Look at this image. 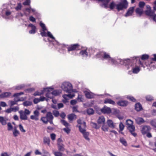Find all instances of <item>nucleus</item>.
Instances as JSON below:
<instances>
[{
    "label": "nucleus",
    "instance_id": "24",
    "mask_svg": "<svg viewBox=\"0 0 156 156\" xmlns=\"http://www.w3.org/2000/svg\"><path fill=\"white\" fill-rule=\"evenodd\" d=\"M105 121V118L103 116H101L98 120L97 122L98 124H104Z\"/></svg>",
    "mask_w": 156,
    "mask_h": 156
},
{
    "label": "nucleus",
    "instance_id": "60",
    "mask_svg": "<svg viewBox=\"0 0 156 156\" xmlns=\"http://www.w3.org/2000/svg\"><path fill=\"white\" fill-rule=\"evenodd\" d=\"M50 136L52 140H54L55 139L56 135L54 133H51L50 134Z\"/></svg>",
    "mask_w": 156,
    "mask_h": 156
},
{
    "label": "nucleus",
    "instance_id": "49",
    "mask_svg": "<svg viewBox=\"0 0 156 156\" xmlns=\"http://www.w3.org/2000/svg\"><path fill=\"white\" fill-rule=\"evenodd\" d=\"M8 130L9 131L13 129V126L12 125L11 123L10 122H8L7 123Z\"/></svg>",
    "mask_w": 156,
    "mask_h": 156
},
{
    "label": "nucleus",
    "instance_id": "8",
    "mask_svg": "<svg viewBox=\"0 0 156 156\" xmlns=\"http://www.w3.org/2000/svg\"><path fill=\"white\" fill-rule=\"evenodd\" d=\"M20 114V118L22 120H26L27 119V115L25 114L23 111L22 110H20L19 112Z\"/></svg>",
    "mask_w": 156,
    "mask_h": 156
},
{
    "label": "nucleus",
    "instance_id": "22",
    "mask_svg": "<svg viewBox=\"0 0 156 156\" xmlns=\"http://www.w3.org/2000/svg\"><path fill=\"white\" fill-rule=\"evenodd\" d=\"M105 104L109 103L112 105L115 104V102L111 99L106 98L104 100Z\"/></svg>",
    "mask_w": 156,
    "mask_h": 156
},
{
    "label": "nucleus",
    "instance_id": "17",
    "mask_svg": "<svg viewBox=\"0 0 156 156\" xmlns=\"http://www.w3.org/2000/svg\"><path fill=\"white\" fill-rule=\"evenodd\" d=\"M79 45L78 44H75L72 45L70 46L68 48V51H72L75 50L76 48H78L79 46Z\"/></svg>",
    "mask_w": 156,
    "mask_h": 156
},
{
    "label": "nucleus",
    "instance_id": "35",
    "mask_svg": "<svg viewBox=\"0 0 156 156\" xmlns=\"http://www.w3.org/2000/svg\"><path fill=\"white\" fill-rule=\"evenodd\" d=\"M91 124L92 127L96 129H98L100 127V126L99 125H98L95 122H91Z\"/></svg>",
    "mask_w": 156,
    "mask_h": 156
},
{
    "label": "nucleus",
    "instance_id": "34",
    "mask_svg": "<svg viewBox=\"0 0 156 156\" xmlns=\"http://www.w3.org/2000/svg\"><path fill=\"white\" fill-rule=\"evenodd\" d=\"M41 120L45 124H47L48 121V120L46 116V117H42L41 118Z\"/></svg>",
    "mask_w": 156,
    "mask_h": 156
},
{
    "label": "nucleus",
    "instance_id": "61",
    "mask_svg": "<svg viewBox=\"0 0 156 156\" xmlns=\"http://www.w3.org/2000/svg\"><path fill=\"white\" fill-rule=\"evenodd\" d=\"M63 130L66 132L67 134H69L70 132V129L68 127L67 128H64L63 129Z\"/></svg>",
    "mask_w": 156,
    "mask_h": 156
},
{
    "label": "nucleus",
    "instance_id": "4",
    "mask_svg": "<svg viewBox=\"0 0 156 156\" xmlns=\"http://www.w3.org/2000/svg\"><path fill=\"white\" fill-rule=\"evenodd\" d=\"M151 129V128L150 126L147 125L143 126L141 130V132L143 135H145L150 131Z\"/></svg>",
    "mask_w": 156,
    "mask_h": 156
},
{
    "label": "nucleus",
    "instance_id": "5",
    "mask_svg": "<svg viewBox=\"0 0 156 156\" xmlns=\"http://www.w3.org/2000/svg\"><path fill=\"white\" fill-rule=\"evenodd\" d=\"M101 112L104 114H109L111 112V108L106 106L104 107L101 109Z\"/></svg>",
    "mask_w": 156,
    "mask_h": 156
},
{
    "label": "nucleus",
    "instance_id": "19",
    "mask_svg": "<svg viewBox=\"0 0 156 156\" xmlns=\"http://www.w3.org/2000/svg\"><path fill=\"white\" fill-rule=\"evenodd\" d=\"M154 11L152 10H146L145 11V14L150 17H152L154 14Z\"/></svg>",
    "mask_w": 156,
    "mask_h": 156
},
{
    "label": "nucleus",
    "instance_id": "45",
    "mask_svg": "<svg viewBox=\"0 0 156 156\" xmlns=\"http://www.w3.org/2000/svg\"><path fill=\"white\" fill-rule=\"evenodd\" d=\"M103 2V3H102L100 5V6L102 7H104L106 9H107L108 8V2Z\"/></svg>",
    "mask_w": 156,
    "mask_h": 156
},
{
    "label": "nucleus",
    "instance_id": "42",
    "mask_svg": "<svg viewBox=\"0 0 156 156\" xmlns=\"http://www.w3.org/2000/svg\"><path fill=\"white\" fill-rule=\"evenodd\" d=\"M133 122L130 119H127L126 121V124L128 126H132L133 125Z\"/></svg>",
    "mask_w": 156,
    "mask_h": 156
},
{
    "label": "nucleus",
    "instance_id": "43",
    "mask_svg": "<svg viewBox=\"0 0 156 156\" xmlns=\"http://www.w3.org/2000/svg\"><path fill=\"white\" fill-rule=\"evenodd\" d=\"M40 25L42 29V30H46L47 28L46 27L45 24L42 22H40Z\"/></svg>",
    "mask_w": 156,
    "mask_h": 156
},
{
    "label": "nucleus",
    "instance_id": "37",
    "mask_svg": "<svg viewBox=\"0 0 156 156\" xmlns=\"http://www.w3.org/2000/svg\"><path fill=\"white\" fill-rule=\"evenodd\" d=\"M133 72L134 73H137L140 71V68L139 67L133 68Z\"/></svg>",
    "mask_w": 156,
    "mask_h": 156
},
{
    "label": "nucleus",
    "instance_id": "55",
    "mask_svg": "<svg viewBox=\"0 0 156 156\" xmlns=\"http://www.w3.org/2000/svg\"><path fill=\"white\" fill-rule=\"evenodd\" d=\"M79 130L80 132L82 134H83L85 132H86V130L85 129H82L81 127V126L80 125L78 126Z\"/></svg>",
    "mask_w": 156,
    "mask_h": 156
},
{
    "label": "nucleus",
    "instance_id": "10",
    "mask_svg": "<svg viewBox=\"0 0 156 156\" xmlns=\"http://www.w3.org/2000/svg\"><path fill=\"white\" fill-rule=\"evenodd\" d=\"M28 27H31V30L29 31V33L30 34H34L36 32V27L33 24L30 23L28 25Z\"/></svg>",
    "mask_w": 156,
    "mask_h": 156
},
{
    "label": "nucleus",
    "instance_id": "26",
    "mask_svg": "<svg viewBox=\"0 0 156 156\" xmlns=\"http://www.w3.org/2000/svg\"><path fill=\"white\" fill-rule=\"evenodd\" d=\"M33 103L32 102L29 101H26L23 103V105H24V106L26 107L30 106Z\"/></svg>",
    "mask_w": 156,
    "mask_h": 156
},
{
    "label": "nucleus",
    "instance_id": "48",
    "mask_svg": "<svg viewBox=\"0 0 156 156\" xmlns=\"http://www.w3.org/2000/svg\"><path fill=\"white\" fill-rule=\"evenodd\" d=\"M47 36L52 39H55V38L53 36V35L51 34V33L50 31H48L47 32Z\"/></svg>",
    "mask_w": 156,
    "mask_h": 156
},
{
    "label": "nucleus",
    "instance_id": "33",
    "mask_svg": "<svg viewBox=\"0 0 156 156\" xmlns=\"http://www.w3.org/2000/svg\"><path fill=\"white\" fill-rule=\"evenodd\" d=\"M83 134L84 137L86 140L88 141L90 140V138L88 137L89 134V132L86 131Z\"/></svg>",
    "mask_w": 156,
    "mask_h": 156
},
{
    "label": "nucleus",
    "instance_id": "64",
    "mask_svg": "<svg viewBox=\"0 0 156 156\" xmlns=\"http://www.w3.org/2000/svg\"><path fill=\"white\" fill-rule=\"evenodd\" d=\"M34 114L35 116L38 117L39 115V112L37 110H36L34 111Z\"/></svg>",
    "mask_w": 156,
    "mask_h": 156
},
{
    "label": "nucleus",
    "instance_id": "2",
    "mask_svg": "<svg viewBox=\"0 0 156 156\" xmlns=\"http://www.w3.org/2000/svg\"><path fill=\"white\" fill-rule=\"evenodd\" d=\"M61 88L64 91L68 93H71L73 91L72 85L69 82L63 83L62 84Z\"/></svg>",
    "mask_w": 156,
    "mask_h": 156
},
{
    "label": "nucleus",
    "instance_id": "27",
    "mask_svg": "<svg viewBox=\"0 0 156 156\" xmlns=\"http://www.w3.org/2000/svg\"><path fill=\"white\" fill-rule=\"evenodd\" d=\"M46 116L48 120L53 119L54 117L52 113L50 112H48L46 115Z\"/></svg>",
    "mask_w": 156,
    "mask_h": 156
},
{
    "label": "nucleus",
    "instance_id": "50",
    "mask_svg": "<svg viewBox=\"0 0 156 156\" xmlns=\"http://www.w3.org/2000/svg\"><path fill=\"white\" fill-rule=\"evenodd\" d=\"M127 98L133 102H135L136 101V100L133 97L131 96H127Z\"/></svg>",
    "mask_w": 156,
    "mask_h": 156
},
{
    "label": "nucleus",
    "instance_id": "23",
    "mask_svg": "<svg viewBox=\"0 0 156 156\" xmlns=\"http://www.w3.org/2000/svg\"><path fill=\"white\" fill-rule=\"evenodd\" d=\"M74 118H76V115L73 113L70 114L68 115V118L70 121H73Z\"/></svg>",
    "mask_w": 156,
    "mask_h": 156
},
{
    "label": "nucleus",
    "instance_id": "39",
    "mask_svg": "<svg viewBox=\"0 0 156 156\" xmlns=\"http://www.w3.org/2000/svg\"><path fill=\"white\" fill-rule=\"evenodd\" d=\"M22 6L21 3H18L17 6L15 7V9L16 11H18L21 9Z\"/></svg>",
    "mask_w": 156,
    "mask_h": 156
},
{
    "label": "nucleus",
    "instance_id": "46",
    "mask_svg": "<svg viewBox=\"0 0 156 156\" xmlns=\"http://www.w3.org/2000/svg\"><path fill=\"white\" fill-rule=\"evenodd\" d=\"M61 123L65 126L66 127H68L69 126V123L64 120L62 119L61 120Z\"/></svg>",
    "mask_w": 156,
    "mask_h": 156
},
{
    "label": "nucleus",
    "instance_id": "29",
    "mask_svg": "<svg viewBox=\"0 0 156 156\" xmlns=\"http://www.w3.org/2000/svg\"><path fill=\"white\" fill-rule=\"evenodd\" d=\"M119 141L123 145L126 146L127 145V143L126 140L123 137H121L120 138Z\"/></svg>",
    "mask_w": 156,
    "mask_h": 156
},
{
    "label": "nucleus",
    "instance_id": "54",
    "mask_svg": "<svg viewBox=\"0 0 156 156\" xmlns=\"http://www.w3.org/2000/svg\"><path fill=\"white\" fill-rule=\"evenodd\" d=\"M25 87V85L23 84H21L20 85L16 86L15 89L17 90H19L20 89H21Z\"/></svg>",
    "mask_w": 156,
    "mask_h": 156
},
{
    "label": "nucleus",
    "instance_id": "40",
    "mask_svg": "<svg viewBox=\"0 0 156 156\" xmlns=\"http://www.w3.org/2000/svg\"><path fill=\"white\" fill-rule=\"evenodd\" d=\"M52 113L55 117H58L60 115L59 111L56 110L53 111Z\"/></svg>",
    "mask_w": 156,
    "mask_h": 156
},
{
    "label": "nucleus",
    "instance_id": "30",
    "mask_svg": "<svg viewBox=\"0 0 156 156\" xmlns=\"http://www.w3.org/2000/svg\"><path fill=\"white\" fill-rule=\"evenodd\" d=\"M21 101V100H20V99H18L17 100H16L15 99H14V101H10V106H12L15 105L17 104V102L18 101Z\"/></svg>",
    "mask_w": 156,
    "mask_h": 156
},
{
    "label": "nucleus",
    "instance_id": "13",
    "mask_svg": "<svg viewBox=\"0 0 156 156\" xmlns=\"http://www.w3.org/2000/svg\"><path fill=\"white\" fill-rule=\"evenodd\" d=\"M11 95L10 92H4L0 94V98H8Z\"/></svg>",
    "mask_w": 156,
    "mask_h": 156
},
{
    "label": "nucleus",
    "instance_id": "12",
    "mask_svg": "<svg viewBox=\"0 0 156 156\" xmlns=\"http://www.w3.org/2000/svg\"><path fill=\"white\" fill-rule=\"evenodd\" d=\"M117 104L120 106L125 107L127 105L128 102L125 100H120L117 102Z\"/></svg>",
    "mask_w": 156,
    "mask_h": 156
},
{
    "label": "nucleus",
    "instance_id": "52",
    "mask_svg": "<svg viewBox=\"0 0 156 156\" xmlns=\"http://www.w3.org/2000/svg\"><path fill=\"white\" fill-rule=\"evenodd\" d=\"M149 58V55L146 54H144L142 55L141 59L143 60H145Z\"/></svg>",
    "mask_w": 156,
    "mask_h": 156
},
{
    "label": "nucleus",
    "instance_id": "41",
    "mask_svg": "<svg viewBox=\"0 0 156 156\" xmlns=\"http://www.w3.org/2000/svg\"><path fill=\"white\" fill-rule=\"evenodd\" d=\"M150 124L153 127L156 128V120L153 119L151 120L150 122Z\"/></svg>",
    "mask_w": 156,
    "mask_h": 156
},
{
    "label": "nucleus",
    "instance_id": "36",
    "mask_svg": "<svg viewBox=\"0 0 156 156\" xmlns=\"http://www.w3.org/2000/svg\"><path fill=\"white\" fill-rule=\"evenodd\" d=\"M13 133L15 137H16L18 136V135L19 134V132L16 128H15L13 131Z\"/></svg>",
    "mask_w": 156,
    "mask_h": 156
},
{
    "label": "nucleus",
    "instance_id": "63",
    "mask_svg": "<svg viewBox=\"0 0 156 156\" xmlns=\"http://www.w3.org/2000/svg\"><path fill=\"white\" fill-rule=\"evenodd\" d=\"M23 112L25 114H26L27 115H29L30 113V111L29 110L27 109H25L24 111V112Z\"/></svg>",
    "mask_w": 156,
    "mask_h": 156
},
{
    "label": "nucleus",
    "instance_id": "32",
    "mask_svg": "<svg viewBox=\"0 0 156 156\" xmlns=\"http://www.w3.org/2000/svg\"><path fill=\"white\" fill-rule=\"evenodd\" d=\"M87 114L89 115H92L94 113V111L93 108H89L87 110Z\"/></svg>",
    "mask_w": 156,
    "mask_h": 156
},
{
    "label": "nucleus",
    "instance_id": "18",
    "mask_svg": "<svg viewBox=\"0 0 156 156\" xmlns=\"http://www.w3.org/2000/svg\"><path fill=\"white\" fill-rule=\"evenodd\" d=\"M43 142L44 144H47L48 146L50 145V139L49 137L44 136L43 138Z\"/></svg>",
    "mask_w": 156,
    "mask_h": 156
},
{
    "label": "nucleus",
    "instance_id": "21",
    "mask_svg": "<svg viewBox=\"0 0 156 156\" xmlns=\"http://www.w3.org/2000/svg\"><path fill=\"white\" fill-rule=\"evenodd\" d=\"M136 123L138 125H140L143 123L145 122L144 119L141 117L135 119Z\"/></svg>",
    "mask_w": 156,
    "mask_h": 156
},
{
    "label": "nucleus",
    "instance_id": "1",
    "mask_svg": "<svg viewBox=\"0 0 156 156\" xmlns=\"http://www.w3.org/2000/svg\"><path fill=\"white\" fill-rule=\"evenodd\" d=\"M96 56L97 58H101L103 60H107L109 63H114L115 62V60L112 58L108 54L105 52L99 53L96 54Z\"/></svg>",
    "mask_w": 156,
    "mask_h": 156
},
{
    "label": "nucleus",
    "instance_id": "20",
    "mask_svg": "<svg viewBox=\"0 0 156 156\" xmlns=\"http://www.w3.org/2000/svg\"><path fill=\"white\" fill-rule=\"evenodd\" d=\"M62 93L61 90H55L52 92V94L53 96H57L60 95Z\"/></svg>",
    "mask_w": 156,
    "mask_h": 156
},
{
    "label": "nucleus",
    "instance_id": "58",
    "mask_svg": "<svg viewBox=\"0 0 156 156\" xmlns=\"http://www.w3.org/2000/svg\"><path fill=\"white\" fill-rule=\"evenodd\" d=\"M146 99L148 101H151L153 99V97L150 95H147L146 97Z\"/></svg>",
    "mask_w": 156,
    "mask_h": 156
},
{
    "label": "nucleus",
    "instance_id": "56",
    "mask_svg": "<svg viewBox=\"0 0 156 156\" xmlns=\"http://www.w3.org/2000/svg\"><path fill=\"white\" fill-rule=\"evenodd\" d=\"M30 3V0H26L25 2L23 3V4L24 5H29Z\"/></svg>",
    "mask_w": 156,
    "mask_h": 156
},
{
    "label": "nucleus",
    "instance_id": "15",
    "mask_svg": "<svg viewBox=\"0 0 156 156\" xmlns=\"http://www.w3.org/2000/svg\"><path fill=\"white\" fill-rule=\"evenodd\" d=\"M86 97L87 98H93L94 97V94L92 93H90L89 92L85 91L84 92Z\"/></svg>",
    "mask_w": 156,
    "mask_h": 156
},
{
    "label": "nucleus",
    "instance_id": "11",
    "mask_svg": "<svg viewBox=\"0 0 156 156\" xmlns=\"http://www.w3.org/2000/svg\"><path fill=\"white\" fill-rule=\"evenodd\" d=\"M44 91H47L48 92L46 94L45 96L49 98H53V95L52 94V92H50L48 88H44Z\"/></svg>",
    "mask_w": 156,
    "mask_h": 156
},
{
    "label": "nucleus",
    "instance_id": "28",
    "mask_svg": "<svg viewBox=\"0 0 156 156\" xmlns=\"http://www.w3.org/2000/svg\"><path fill=\"white\" fill-rule=\"evenodd\" d=\"M0 122L3 125H5L6 124V119L3 117L0 116Z\"/></svg>",
    "mask_w": 156,
    "mask_h": 156
},
{
    "label": "nucleus",
    "instance_id": "53",
    "mask_svg": "<svg viewBox=\"0 0 156 156\" xmlns=\"http://www.w3.org/2000/svg\"><path fill=\"white\" fill-rule=\"evenodd\" d=\"M124 126L122 122H121L119 124V130L122 131L124 129Z\"/></svg>",
    "mask_w": 156,
    "mask_h": 156
},
{
    "label": "nucleus",
    "instance_id": "44",
    "mask_svg": "<svg viewBox=\"0 0 156 156\" xmlns=\"http://www.w3.org/2000/svg\"><path fill=\"white\" fill-rule=\"evenodd\" d=\"M80 54L84 56L87 57L88 56V53L86 50L81 51L80 52Z\"/></svg>",
    "mask_w": 156,
    "mask_h": 156
},
{
    "label": "nucleus",
    "instance_id": "59",
    "mask_svg": "<svg viewBox=\"0 0 156 156\" xmlns=\"http://www.w3.org/2000/svg\"><path fill=\"white\" fill-rule=\"evenodd\" d=\"M19 127L20 130L22 132L24 133L26 132L25 130L23 129V127L21 124H20L19 125Z\"/></svg>",
    "mask_w": 156,
    "mask_h": 156
},
{
    "label": "nucleus",
    "instance_id": "3",
    "mask_svg": "<svg viewBox=\"0 0 156 156\" xmlns=\"http://www.w3.org/2000/svg\"><path fill=\"white\" fill-rule=\"evenodd\" d=\"M128 6V2L127 0H123L116 5V9L118 12L126 9Z\"/></svg>",
    "mask_w": 156,
    "mask_h": 156
},
{
    "label": "nucleus",
    "instance_id": "7",
    "mask_svg": "<svg viewBox=\"0 0 156 156\" xmlns=\"http://www.w3.org/2000/svg\"><path fill=\"white\" fill-rule=\"evenodd\" d=\"M130 60L129 59H125L124 60L121 59L120 62L121 64L125 65L126 66L129 65H131L130 64Z\"/></svg>",
    "mask_w": 156,
    "mask_h": 156
},
{
    "label": "nucleus",
    "instance_id": "51",
    "mask_svg": "<svg viewBox=\"0 0 156 156\" xmlns=\"http://www.w3.org/2000/svg\"><path fill=\"white\" fill-rule=\"evenodd\" d=\"M145 5V3L142 1L140 2L139 3V6L140 8H143Z\"/></svg>",
    "mask_w": 156,
    "mask_h": 156
},
{
    "label": "nucleus",
    "instance_id": "25",
    "mask_svg": "<svg viewBox=\"0 0 156 156\" xmlns=\"http://www.w3.org/2000/svg\"><path fill=\"white\" fill-rule=\"evenodd\" d=\"M58 150L60 151H63L65 150V148L64 147V145L63 144H58Z\"/></svg>",
    "mask_w": 156,
    "mask_h": 156
},
{
    "label": "nucleus",
    "instance_id": "6",
    "mask_svg": "<svg viewBox=\"0 0 156 156\" xmlns=\"http://www.w3.org/2000/svg\"><path fill=\"white\" fill-rule=\"evenodd\" d=\"M128 129L132 135L135 137L137 135L136 133L133 132L135 130V127L134 125H132L130 126H128Z\"/></svg>",
    "mask_w": 156,
    "mask_h": 156
},
{
    "label": "nucleus",
    "instance_id": "57",
    "mask_svg": "<svg viewBox=\"0 0 156 156\" xmlns=\"http://www.w3.org/2000/svg\"><path fill=\"white\" fill-rule=\"evenodd\" d=\"M54 154L55 156H62V154L60 151H56L54 153Z\"/></svg>",
    "mask_w": 156,
    "mask_h": 156
},
{
    "label": "nucleus",
    "instance_id": "62",
    "mask_svg": "<svg viewBox=\"0 0 156 156\" xmlns=\"http://www.w3.org/2000/svg\"><path fill=\"white\" fill-rule=\"evenodd\" d=\"M30 118L32 120H35L36 121L38 120L39 119L38 117L35 116V115H31L30 116Z\"/></svg>",
    "mask_w": 156,
    "mask_h": 156
},
{
    "label": "nucleus",
    "instance_id": "38",
    "mask_svg": "<svg viewBox=\"0 0 156 156\" xmlns=\"http://www.w3.org/2000/svg\"><path fill=\"white\" fill-rule=\"evenodd\" d=\"M101 129L103 131L105 132L108 131V126L105 125V124H103L102 126Z\"/></svg>",
    "mask_w": 156,
    "mask_h": 156
},
{
    "label": "nucleus",
    "instance_id": "9",
    "mask_svg": "<svg viewBox=\"0 0 156 156\" xmlns=\"http://www.w3.org/2000/svg\"><path fill=\"white\" fill-rule=\"evenodd\" d=\"M134 7H132L129 8L128 11H127L125 15V17H128V16H130L132 15V14L134 12Z\"/></svg>",
    "mask_w": 156,
    "mask_h": 156
},
{
    "label": "nucleus",
    "instance_id": "47",
    "mask_svg": "<svg viewBox=\"0 0 156 156\" xmlns=\"http://www.w3.org/2000/svg\"><path fill=\"white\" fill-rule=\"evenodd\" d=\"M116 5L114 2H112L109 5V8L111 9H113L115 6H116Z\"/></svg>",
    "mask_w": 156,
    "mask_h": 156
},
{
    "label": "nucleus",
    "instance_id": "31",
    "mask_svg": "<svg viewBox=\"0 0 156 156\" xmlns=\"http://www.w3.org/2000/svg\"><path fill=\"white\" fill-rule=\"evenodd\" d=\"M135 12L137 14H139V15L140 16H141V15L143 12V11L139 8H137L135 10Z\"/></svg>",
    "mask_w": 156,
    "mask_h": 156
},
{
    "label": "nucleus",
    "instance_id": "16",
    "mask_svg": "<svg viewBox=\"0 0 156 156\" xmlns=\"http://www.w3.org/2000/svg\"><path fill=\"white\" fill-rule=\"evenodd\" d=\"M107 123L109 127L112 129H113L115 127V125L112 120L110 119L108 120Z\"/></svg>",
    "mask_w": 156,
    "mask_h": 156
},
{
    "label": "nucleus",
    "instance_id": "14",
    "mask_svg": "<svg viewBox=\"0 0 156 156\" xmlns=\"http://www.w3.org/2000/svg\"><path fill=\"white\" fill-rule=\"evenodd\" d=\"M135 108L137 112L141 111L143 109L142 105L140 103H138L135 104Z\"/></svg>",
    "mask_w": 156,
    "mask_h": 156
}]
</instances>
